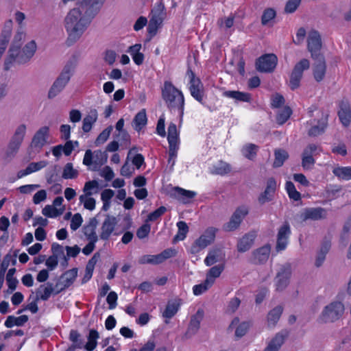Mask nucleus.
<instances>
[{"label":"nucleus","instance_id":"33","mask_svg":"<svg viewBox=\"0 0 351 351\" xmlns=\"http://www.w3.org/2000/svg\"><path fill=\"white\" fill-rule=\"evenodd\" d=\"M147 119L145 109H142L133 119V127L135 130L139 132L147 124Z\"/></svg>","mask_w":351,"mask_h":351},{"label":"nucleus","instance_id":"48","mask_svg":"<svg viewBox=\"0 0 351 351\" xmlns=\"http://www.w3.org/2000/svg\"><path fill=\"white\" fill-rule=\"evenodd\" d=\"M77 176L78 171L73 168V164L71 162L66 163L63 169L62 177L64 179H74Z\"/></svg>","mask_w":351,"mask_h":351},{"label":"nucleus","instance_id":"24","mask_svg":"<svg viewBox=\"0 0 351 351\" xmlns=\"http://www.w3.org/2000/svg\"><path fill=\"white\" fill-rule=\"evenodd\" d=\"M225 258V253L221 247H214L211 248L204 259L206 266H211L216 263L223 261Z\"/></svg>","mask_w":351,"mask_h":351},{"label":"nucleus","instance_id":"16","mask_svg":"<svg viewBox=\"0 0 351 351\" xmlns=\"http://www.w3.org/2000/svg\"><path fill=\"white\" fill-rule=\"evenodd\" d=\"M308 49L311 53V58L323 56L319 51L322 47L321 36L317 31L313 30L308 34Z\"/></svg>","mask_w":351,"mask_h":351},{"label":"nucleus","instance_id":"25","mask_svg":"<svg viewBox=\"0 0 351 351\" xmlns=\"http://www.w3.org/2000/svg\"><path fill=\"white\" fill-rule=\"evenodd\" d=\"M250 326L251 324L249 322H243L239 323V318L237 317H234L228 327V330H232L234 327H236L234 334L235 337L237 339H240L247 333Z\"/></svg>","mask_w":351,"mask_h":351},{"label":"nucleus","instance_id":"36","mask_svg":"<svg viewBox=\"0 0 351 351\" xmlns=\"http://www.w3.org/2000/svg\"><path fill=\"white\" fill-rule=\"evenodd\" d=\"M28 321L27 315H23L19 317L10 315L5 322V326L7 328H12L14 326H22Z\"/></svg>","mask_w":351,"mask_h":351},{"label":"nucleus","instance_id":"40","mask_svg":"<svg viewBox=\"0 0 351 351\" xmlns=\"http://www.w3.org/2000/svg\"><path fill=\"white\" fill-rule=\"evenodd\" d=\"M53 290V284L48 282L47 286L40 285L36 293L42 300L46 301L49 298Z\"/></svg>","mask_w":351,"mask_h":351},{"label":"nucleus","instance_id":"58","mask_svg":"<svg viewBox=\"0 0 351 351\" xmlns=\"http://www.w3.org/2000/svg\"><path fill=\"white\" fill-rule=\"evenodd\" d=\"M166 211V207L160 206L148 215L147 220L154 221L157 220L161 215H162Z\"/></svg>","mask_w":351,"mask_h":351},{"label":"nucleus","instance_id":"19","mask_svg":"<svg viewBox=\"0 0 351 351\" xmlns=\"http://www.w3.org/2000/svg\"><path fill=\"white\" fill-rule=\"evenodd\" d=\"M289 334L290 332L287 329L280 330L269 341L267 346L263 351H278L289 336Z\"/></svg>","mask_w":351,"mask_h":351},{"label":"nucleus","instance_id":"64","mask_svg":"<svg viewBox=\"0 0 351 351\" xmlns=\"http://www.w3.org/2000/svg\"><path fill=\"white\" fill-rule=\"evenodd\" d=\"M47 161L42 160V161H40L38 162H31L30 164H29L27 167H28L29 172H30V173H32L33 172L37 171L44 168L45 167L47 166Z\"/></svg>","mask_w":351,"mask_h":351},{"label":"nucleus","instance_id":"15","mask_svg":"<svg viewBox=\"0 0 351 351\" xmlns=\"http://www.w3.org/2000/svg\"><path fill=\"white\" fill-rule=\"evenodd\" d=\"M204 317V311L202 308H199L196 313L191 317L188 328L184 334L186 339H190L198 332L200 323Z\"/></svg>","mask_w":351,"mask_h":351},{"label":"nucleus","instance_id":"46","mask_svg":"<svg viewBox=\"0 0 351 351\" xmlns=\"http://www.w3.org/2000/svg\"><path fill=\"white\" fill-rule=\"evenodd\" d=\"M64 208L58 209L51 205H47L42 210L43 215L47 217H56L61 215L64 212Z\"/></svg>","mask_w":351,"mask_h":351},{"label":"nucleus","instance_id":"60","mask_svg":"<svg viewBox=\"0 0 351 351\" xmlns=\"http://www.w3.org/2000/svg\"><path fill=\"white\" fill-rule=\"evenodd\" d=\"M241 304V300L238 298H233L230 300L227 307V313H234L239 308Z\"/></svg>","mask_w":351,"mask_h":351},{"label":"nucleus","instance_id":"30","mask_svg":"<svg viewBox=\"0 0 351 351\" xmlns=\"http://www.w3.org/2000/svg\"><path fill=\"white\" fill-rule=\"evenodd\" d=\"M175 197L183 204H186L189 200L193 199L196 193L192 191L185 190L178 186L174 188Z\"/></svg>","mask_w":351,"mask_h":351},{"label":"nucleus","instance_id":"6","mask_svg":"<svg viewBox=\"0 0 351 351\" xmlns=\"http://www.w3.org/2000/svg\"><path fill=\"white\" fill-rule=\"evenodd\" d=\"M27 126L22 123L19 125L12 135L5 152V160H12L18 153L25 138Z\"/></svg>","mask_w":351,"mask_h":351},{"label":"nucleus","instance_id":"26","mask_svg":"<svg viewBox=\"0 0 351 351\" xmlns=\"http://www.w3.org/2000/svg\"><path fill=\"white\" fill-rule=\"evenodd\" d=\"M270 254V247L264 245L252 252L251 262L254 264H263L265 263Z\"/></svg>","mask_w":351,"mask_h":351},{"label":"nucleus","instance_id":"42","mask_svg":"<svg viewBox=\"0 0 351 351\" xmlns=\"http://www.w3.org/2000/svg\"><path fill=\"white\" fill-rule=\"evenodd\" d=\"M258 147L252 143L245 145L242 149L243 155L249 160H253L257 154Z\"/></svg>","mask_w":351,"mask_h":351},{"label":"nucleus","instance_id":"9","mask_svg":"<svg viewBox=\"0 0 351 351\" xmlns=\"http://www.w3.org/2000/svg\"><path fill=\"white\" fill-rule=\"evenodd\" d=\"M291 276V267L290 264L285 263L280 266L274 278L276 291L281 292L289 285Z\"/></svg>","mask_w":351,"mask_h":351},{"label":"nucleus","instance_id":"34","mask_svg":"<svg viewBox=\"0 0 351 351\" xmlns=\"http://www.w3.org/2000/svg\"><path fill=\"white\" fill-rule=\"evenodd\" d=\"M282 306H277L269 312L267 323L269 327H274L276 326L282 313Z\"/></svg>","mask_w":351,"mask_h":351},{"label":"nucleus","instance_id":"62","mask_svg":"<svg viewBox=\"0 0 351 351\" xmlns=\"http://www.w3.org/2000/svg\"><path fill=\"white\" fill-rule=\"evenodd\" d=\"M176 251L174 249L169 248L162 251L160 254H158L160 263L167 260V258L175 256Z\"/></svg>","mask_w":351,"mask_h":351},{"label":"nucleus","instance_id":"32","mask_svg":"<svg viewBox=\"0 0 351 351\" xmlns=\"http://www.w3.org/2000/svg\"><path fill=\"white\" fill-rule=\"evenodd\" d=\"M180 305V300L169 301L165 311L162 313V317L167 319L172 318L178 311Z\"/></svg>","mask_w":351,"mask_h":351},{"label":"nucleus","instance_id":"8","mask_svg":"<svg viewBox=\"0 0 351 351\" xmlns=\"http://www.w3.org/2000/svg\"><path fill=\"white\" fill-rule=\"evenodd\" d=\"M309 68L310 62L306 58L302 59L295 64L289 76V86L292 90L299 88L304 71Z\"/></svg>","mask_w":351,"mask_h":351},{"label":"nucleus","instance_id":"10","mask_svg":"<svg viewBox=\"0 0 351 351\" xmlns=\"http://www.w3.org/2000/svg\"><path fill=\"white\" fill-rule=\"evenodd\" d=\"M152 17L149 21L147 32L155 35L158 27L162 23L166 15L165 5L162 3H158L152 10Z\"/></svg>","mask_w":351,"mask_h":351},{"label":"nucleus","instance_id":"23","mask_svg":"<svg viewBox=\"0 0 351 351\" xmlns=\"http://www.w3.org/2000/svg\"><path fill=\"white\" fill-rule=\"evenodd\" d=\"M338 117L341 123L346 127L348 126L351 121V108L348 100L343 99L339 104Z\"/></svg>","mask_w":351,"mask_h":351},{"label":"nucleus","instance_id":"59","mask_svg":"<svg viewBox=\"0 0 351 351\" xmlns=\"http://www.w3.org/2000/svg\"><path fill=\"white\" fill-rule=\"evenodd\" d=\"M151 230L150 225L148 223L143 224L136 231V236L138 239H142L147 237Z\"/></svg>","mask_w":351,"mask_h":351},{"label":"nucleus","instance_id":"27","mask_svg":"<svg viewBox=\"0 0 351 351\" xmlns=\"http://www.w3.org/2000/svg\"><path fill=\"white\" fill-rule=\"evenodd\" d=\"M256 233L250 232L242 237L237 243V250L239 252H245L249 250L253 245Z\"/></svg>","mask_w":351,"mask_h":351},{"label":"nucleus","instance_id":"50","mask_svg":"<svg viewBox=\"0 0 351 351\" xmlns=\"http://www.w3.org/2000/svg\"><path fill=\"white\" fill-rule=\"evenodd\" d=\"M286 190L291 199L295 201H298L301 199V194L295 189L292 182L288 181L286 182Z\"/></svg>","mask_w":351,"mask_h":351},{"label":"nucleus","instance_id":"12","mask_svg":"<svg viewBox=\"0 0 351 351\" xmlns=\"http://www.w3.org/2000/svg\"><path fill=\"white\" fill-rule=\"evenodd\" d=\"M248 213L249 209L247 207L245 206L238 207L233 213L230 221L224 225V230L226 231H233L236 230Z\"/></svg>","mask_w":351,"mask_h":351},{"label":"nucleus","instance_id":"44","mask_svg":"<svg viewBox=\"0 0 351 351\" xmlns=\"http://www.w3.org/2000/svg\"><path fill=\"white\" fill-rule=\"evenodd\" d=\"M332 173L335 176L342 180H350L351 179V167H336L332 170Z\"/></svg>","mask_w":351,"mask_h":351},{"label":"nucleus","instance_id":"31","mask_svg":"<svg viewBox=\"0 0 351 351\" xmlns=\"http://www.w3.org/2000/svg\"><path fill=\"white\" fill-rule=\"evenodd\" d=\"M224 97L232 98L238 101L249 102L251 99L250 93L238 90H226L223 93Z\"/></svg>","mask_w":351,"mask_h":351},{"label":"nucleus","instance_id":"7","mask_svg":"<svg viewBox=\"0 0 351 351\" xmlns=\"http://www.w3.org/2000/svg\"><path fill=\"white\" fill-rule=\"evenodd\" d=\"M344 311L345 307L341 302H331L324 307L318 320L323 324L334 323L342 317Z\"/></svg>","mask_w":351,"mask_h":351},{"label":"nucleus","instance_id":"14","mask_svg":"<svg viewBox=\"0 0 351 351\" xmlns=\"http://www.w3.org/2000/svg\"><path fill=\"white\" fill-rule=\"evenodd\" d=\"M187 75L190 78V86L189 90L191 95L197 101L203 104L204 99V90L203 84L199 78H195L194 73L192 70L189 69L187 71Z\"/></svg>","mask_w":351,"mask_h":351},{"label":"nucleus","instance_id":"61","mask_svg":"<svg viewBox=\"0 0 351 351\" xmlns=\"http://www.w3.org/2000/svg\"><path fill=\"white\" fill-rule=\"evenodd\" d=\"M285 104V98L282 95L276 93L271 97V107L279 108Z\"/></svg>","mask_w":351,"mask_h":351},{"label":"nucleus","instance_id":"52","mask_svg":"<svg viewBox=\"0 0 351 351\" xmlns=\"http://www.w3.org/2000/svg\"><path fill=\"white\" fill-rule=\"evenodd\" d=\"M138 263L140 264H153V265H157L160 264V261L159 259L158 254L156 255H144L142 256L138 259Z\"/></svg>","mask_w":351,"mask_h":351},{"label":"nucleus","instance_id":"28","mask_svg":"<svg viewBox=\"0 0 351 351\" xmlns=\"http://www.w3.org/2000/svg\"><path fill=\"white\" fill-rule=\"evenodd\" d=\"M328 114L322 113V117L317 121V124L311 127L308 130V135L311 136H317L324 132L328 125Z\"/></svg>","mask_w":351,"mask_h":351},{"label":"nucleus","instance_id":"54","mask_svg":"<svg viewBox=\"0 0 351 351\" xmlns=\"http://www.w3.org/2000/svg\"><path fill=\"white\" fill-rule=\"evenodd\" d=\"M302 0H289L285 7V12L293 13L300 5Z\"/></svg>","mask_w":351,"mask_h":351},{"label":"nucleus","instance_id":"39","mask_svg":"<svg viewBox=\"0 0 351 351\" xmlns=\"http://www.w3.org/2000/svg\"><path fill=\"white\" fill-rule=\"evenodd\" d=\"M224 264H219L212 267L206 273V280L212 282L214 284L215 278L220 276L222 271L224 270Z\"/></svg>","mask_w":351,"mask_h":351},{"label":"nucleus","instance_id":"18","mask_svg":"<svg viewBox=\"0 0 351 351\" xmlns=\"http://www.w3.org/2000/svg\"><path fill=\"white\" fill-rule=\"evenodd\" d=\"M276 181L274 178H269L267 181L266 188L262 192L258 197V202L259 204L263 205L273 200L276 191Z\"/></svg>","mask_w":351,"mask_h":351},{"label":"nucleus","instance_id":"21","mask_svg":"<svg viewBox=\"0 0 351 351\" xmlns=\"http://www.w3.org/2000/svg\"><path fill=\"white\" fill-rule=\"evenodd\" d=\"M49 128L47 126L41 127L34 135L31 147L39 150L47 143Z\"/></svg>","mask_w":351,"mask_h":351},{"label":"nucleus","instance_id":"63","mask_svg":"<svg viewBox=\"0 0 351 351\" xmlns=\"http://www.w3.org/2000/svg\"><path fill=\"white\" fill-rule=\"evenodd\" d=\"M98 186L99 184L97 180L86 182L84 184L83 191L84 193H86V195H91L93 194L91 190L94 189H97Z\"/></svg>","mask_w":351,"mask_h":351},{"label":"nucleus","instance_id":"3","mask_svg":"<svg viewBox=\"0 0 351 351\" xmlns=\"http://www.w3.org/2000/svg\"><path fill=\"white\" fill-rule=\"evenodd\" d=\"M162 97L170 110H178L182 116L184 113V98L182 93L171 82H165L162 89Z\"/></svg>","mask_w":351,"mask_h":351},{"label":"nucleus","instance_id":"13","mask_svg":"<svg viewBox=\"0 0 351 351\" xmlns=\"http://www.w3.org/2000/svg\"><path fill=\"white\" fill-rule=\"evenodd\" d=\"M277 61V57L274 53L263 55L261 56L256 62V69L261 72H271L276 68Z\"/></svg>","mask_w":351,"mask_h":351},{"label":"nucleus","instance_id":"47","mask_svg":"<svg viewBox=\"0 0 351 351\" xmlns=\"http://www.w3.org/2000/svg\"><path fill=\"white\" fill-rule=\"evenodd\" d=\"M292 110L290 107L285 106L279 110L276 116V121L279 125L284 124L290 117Z\"/></svg>","mask_w":351,"mask_h":351},{"label":"nucleus","instance_id":"49","mask_svg":"<svg viewBox=\"0 0 351 351\" xmlns=\"http://www.w3.org/2000/svg\"><path fill=\"white\" fill-rule=\"evenodd\" d=\"M212 286V282L206 279L202 283L196 285L193 287V294L199 295L208 291Z\"/></svg>","mask_w":351,"mask_h":351},{"label":"nucleus","instance_id":"55","mask_svg":"<svg viewBox=\"0 0 351 351\" xmlns=\"http://www.w3.org/2000/svg\"><path fill=\"white\" fill-rule=\"evenodd\" d=\"M217 229L213 227L208 228L202 234L205 239L207 240L210 244L215 241L216 232Z\"/></svg>","mask_w":351,"mask_h":351},{"label":"nucleus","instance_id":"4","mask_svg":"<svg viewBox=\"0 0 351 351\" xmlns=\"http://www.w3.org/2000/svg\"><path fill=\"white\" fill-rule=\"evenodd\" d=\"M74 69L75 66L72 62H69L64 65L48 91L47 97L49 99H53L64 89L73 75Z\"/></svg>","mask_w":351,"mask_h":351},{"label":"nucleus","instance_id":"22","mask_svg":"<svg viewBox=\"0 0 351 351\" xmlns=\"http://www.w3.org/2000/svg\"><path fill=\"white\" fill-rule=\"evenodd\" d=\"M315 60L313 64V76L315 80L319 82L322 81L325 77L326 71V63L324 56L312 58Z\"/></svg>","mask_w":351,"mask_h":351},{"label":"nucleus","instance_id":"41","mask_svg":"<svg viewBox=\"0 0 351 351\" xmlns=\"http://www.w3.org/2000/svg\"><path fill=\"white\" fill-rule=\"evenodd\" d=\"M178 232L173 238V242L182 241L186 238V234L189 232V227L186 222L180 221L177 223Z\"/></svg>","mask_w":351,"mask_h":351},{"label":"nucleus","instance_id":"38","mask_svg":"<svg viewBox=\"0 0 351 351\" xmlns=\"http://www.w3.org/2000/svg\"><path fill=\"white\" fill-rule=\"evenodd\" d=\"M210 243L205 239L203 234H202L198 239H197L192 244L190 252L195 254L199 252L202 250L206 248Z\"/></svg>","mask_w":351,"mask_h":351},{"label":"nucleus","instance_id":"35","mask_svg":"<svg viewBox=\"0 0 351 351\" xmlns=\"http://www.w3.org/2000/svg\"><path fill=\"white\" fill-rule=\"evenodd\" d=\"M231 166L222 160L213 165L210 171L212 174L223 176L231 171Z\"/></svg>","mask_w":351,"mask_h":351},{"label":"nucleus","instance_id":"51","mask_svg":"<svg viewBox=\"0 0 351 351\" xmlns=\"http://www.w3.org/2000/svg\"><path fill=\"white\" fill-rule=\"evenodd\" d=\"M112 130L113 127L112 125H109L108 128L104 130L96 138L95 141V145L98 146L104 143L109 138Z\"/></svg>","mask_w":351,"mask_h":351},{"label":"nucleus","instance_id":"1","mask_svg":"<svg viewBox=\"0 0 351 351\" xmlns=\"http://www.w3.org/2000/svg\"><path fill=\"white\" fill-rule=\"evenodd\" d=\"M98 12V8H93L88 4L81 3L71 9L64 20V27L69 34V39L78 40L88 28L93 18Z\"/></svg>","mask_w":351,"mask_h":351},{"label":"nucleus","instance_id":"43","mask_svg":"<svg viewBox=\"0 0 351 351\" xmlns=\"http://www.w3.org/2000/svg\"><path fill=\"white\" fill-rule=\"evenodd\" d=\"M99 338V333L96 330L92 329L89 332L88 336V342L85 346V348L88 351H93L97 345V339Z\"/></svg>","mask_w":351,"mask_h":351},{"label":"nucleus","instance_id":"37","mask_svg":"<svg viewBox=\"0 0 351 351\" xmlns=\"http://www.w3.org/2000/svg\"><path fill=\"white\" fill-rule=\"evenodd\" d=\"M77 275V269L76 268H73L66 271L62 276V279L64 280V289L69 287L75 280V278ZM63 289H61L59 291H57L55 294H58L60 291Z\"/></svg>","mask_w":351,"mask_h":351},{"label":"nucleus","instance_id":"17","mask_svg":"<svg viewBox=\"0 0 351 351\" xmlns=\"http://www.w3.org/2000/svg\"><path fill=\"white\" fill-rule=\"evenodd\" d=\"M291 232L290 226L287 221H285L278 231L276 246V249L278 252L284 250L287 247Z\"/></svg>","mask_w":351,"mask_h":351},{"label":"nucleus","instance_id":"45","mask_svg":"<svg viewBox=\"0 0 351 351\" xmlns=\"http://www.w3.org/2000/svg\"><path fill=\"white\" fill-rule=\"evenodd\" d=\"M288 153L283 149H278L275 151V160L273 167L275 168L281 167L284 162L288 158Z\"/></svg>","mask_w":351,"mask_h":351},{"label":"nucleus","instance_id":"29","mask_svg":"<svg viewBox=\"0 0 351 351\" xmlns=\"http://www.w3.org/2000/svg\"><path fill=\"white\" fill-rule=\"evenodd\" d=\"M97 111L95 109L91 110L89 113L84 118L82 123V130L84 132H88L91 130L93 125L97 120Z\"/></svg>","mask_w":351,"mask_h":351},{"label":"nucleus","instance_id":"20","mask_svg":"<svg viewBox=\"0 0 351 351\" xmlns=\"http://www.w3.org/2000/svg\"><path fill=\"white\" fill-rule=\"evenodd\" d=\"M167 140L169 144V154L171 158L176 156L177 150L178 149V134L176 125L173 123H171L169 125Z\"/></svg>","mask_w":351,"mask_h":351},{"label":"nucleus","instance_id":"2","mask_svg":"<svg viewBox=\"0 0 351 351\" xmlns=\"http://www.w3.org/2000/svg\"><path fill=\"white\" fill-rule=\"evenodd\" d=\"M20 47L19 45L10 47L4 62L5 70H9L14 62L19 64L27 63L36 51V44L34 40L27 43L22 50H20Z\"/></svg>","mask_w":351,"mask_h":351},{"label":"nucleus","instance_id":"5","mask_svg":"<svg viewBox=\"0 0 351 351\" xmlns=\"http://www.w3.org/2000/svg\"><path fill=\"white\" fill-rule=\"evenodd\" d=\"M125 222L122 230L119 232L115 231L116 226L117 225L118 220L117 217L107 215L101 227V232L99 237L101 239L106 241L108 240L110 235L114 233V235H119L125 230L130 229L132 225V219L130 217L124 218Z\"/></svg>","mask_w":351,"mask_h":351},{"label":"nucleus","instance_id":"53","mask_svg":"<svg viewBox=\"0 0 351 351\" xmlns=\"http://www.w3.org/2000/svg\"><path fill=\"white\" fill-rule=\"evenodd\" d=\"M276 16V11L272 8H267L264 10L261 16V23L263 25H267Z\"/></svg>","mask_w":351,"mask_h":351},{"label":"nucleus","instance_id":"57","mask_svg":"<svg viewBox=\"0 0 351 351\" xmlns=\"http://www.w3.org/2000/svg\"><path fill=\"white\" fill-rule=\"evenodd\" d=\"M83 219L82 217V215L80 213L75 214L71 221L70 227L71 229L73 230H76L78 229L82 223Z\"/></svg>","mask_w":351,"mask_h":351},{"label":"nucleus","instance_id":"11","mask_svg":"<svg viewBox=\"0 0 351 351\" xmlns=\"http://www.w3.org/2000/svg\"><path fill=\"white\" fill-rule=\"evenodd\" d=\"M326 209L322 207L306 208L300 213L299 217L302 222L307 220L319 221L327 218Z\"/></svg>","mask_w":351,"mask_h":351},{"label":"nucleus","instance_id":"56","mask_svg":"<svg viewBox=\"0 0 351 351\" xmlns=\"http://www.w3.org/2000/svg\"><path fill=\"white\" fill-rule=\"evenodd\" d=\"M10 263L12 265H15L16 264V259L15 258H12V255L8 254L3 258L0 269L6 271Z\"/></svg>","mask_w":351,"mask_h":351}]
</instances>
